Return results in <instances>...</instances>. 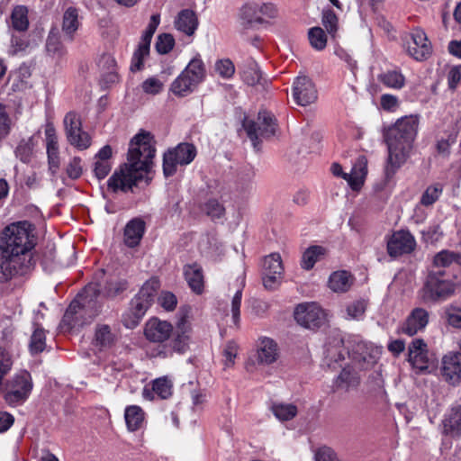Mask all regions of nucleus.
<instances>
[{"label":"nucleus","instance_id":"nucleus-1","mask_svg":"<svg viewBox=\"0 0 461 461\" xmlns=\"http://www.w3.org/2000/svg\"><path fill=\"white\" fill-rule=\"evenodd\" d=\"M34 227L27 221L6 226L0 237V281L27 273L35 246Z\"/></svg>","mask_w":461,"mask_h":461},{"label":"nucleus","instance_id":"nucleus-2","mask_svg":"<svg viewBox=\"0 0 461 461\" xmlns=\"http://www.w3.org/2000/svg\"><path fill=\"white\" fill-rule=\"evenodd\" d=\"M155 153L152 135L147 131L138 133L131 140L128 163L113 174L108 180V186L115 192L131 189L150 170Z\"/></svg>","mask_w":461,"mask_h":461},{"label":"nucleus","instance_id":"nucleus-3","mask_svg":"<svg viewBox=\"0 0 461 461\" xmlns=\"http://www.w3.org/2000/svg\"><path fill=\"white\" fill-rule=\"evenodd\" d=\"M419 127L417 115L403 116L385 132L388 158L384 168L385 176L391 178L406 162L413 147Z\"/></svg>","mask_w":461,"mask_h":461},{"label":"nucleus","instance_id":"nucleus-4","mask_svg":"<svg viewBox=\"0 0 461 461\" xmlns=\"http://www.w3.org/2000/svg\"><path fill=\"white\" fill-rule=\"evenodd\" d=\"M156 290H140L131 299L129 310L122 315V324L127 329L136 328L153 304Z\"/></svg>","mask_w":461,"mask_h":461},{"label":"nucleus","instance_id":"nucleus-5","mask_svg":"<svg viewBox=\"0 0 461 461\" xmlns=\"http://www.w3.org/2000/svg\"><path fill=\"white\" fill-rule=\"evenodd\" d=\"M254 148L258 147L259 137L269 138L275 135L276 122L274 115L267 111H261L258 115V122L245 119L242 123Z\"/></svg>","mask_w":461,"mask_h":461},{"label":"nucleus","instance_id":"nucleus-6","mask_svg":"<svg viewBox=\"0 0 461 461\" xmlns=\"http://www.w3.org/2000/svg\"><path fill=\"white\" fill-rule=\"evenodd\" d=\"M196 156V149L190 143H180L175 149L164 154L163 172L166 176H171L176 172L177 166L190 164Z\"/></svg>","mask_w":461,"mask_h":461},{"label":"nucleus","instance_id":"nucleus-7","mask_svg":"<svg viewBox=\"0 0 461 461\" xmlns=\"http://www.w3.org/2000/svg\"><path fill=\"white\" fill-rule=\"evenodd\" d=\"M296 322L310 330H317L327 322L326 312L316 303H303L294 310Z\"/></svg>","mask_w":461,"mask_h":461},{"label":"nucleus","instance_id":"nucleus-8","mask_svg":"<svg viewBox=\"0 0 461 461\" xmlns=\"http://www.w3.org/2000/svg\"><path fill=\"white\" fill-rule=\"evenodd\" d=\"M32 390V380L31 374L23 370L12 379L10 388L5 395V399L10 405H20L28 399Z\"/></svg>","mask_w":461,"mask_h":461},{"label":"nucleus","instance_id":"nucleus-9","mask_svg":"<svg viewBox=\"0 0 461 461\" xmlns=\"http://www.w3.org/2000/svg\"><path fill=\"white\" fill-rule=\"evenodd\" d=\"M64 127L68 142L79 150L86 149L91 145L89 134L82 130L79 114L68 112L64 118Z\"/></svg>","mask_w":461,"mask_h":461},{"label":"nucleus","instance_id":"nucleus-10","mask_svg":"<svg viewBox=\"0 0 461 461\" xmlns=\"http://www.w3.org/2000/svg\"><path fill=\"white\" fill-rule=\"evenodd\" d=\"M404 46L407 53L418 61L427 59L432 51L426 33L420 28L413 29L406 36Z\"/></svg>","mask_w":461,"mask_h":461},{"label":"nucleus","instance_id":"nucleus-11","mask_svg":"<svg viewBox=\"0 0 461 461\" xmlns=\"http://www.w3.org/2000/svg\"><path fill=\"white\" fill-rule=\"evenodd\" d=\"M366 163L365 157H359L348 174L343 172L339 164L334 163L331 166V172L334 176L347 180L352 190L358 191L364 185L367 174Z\"/></svg>","mask_w":461,"mask_h":461},{"label":"nucleus","instance_id":"nucleus-12","mask_svg":"<svg viewBox=\"0 0 461 461\" xmlns=\"http://www.w3.org/2000/svg\"><path fill=\"white\" fill-rule=\"evenodd\" d=\"M89 290H83L77 295V298L69 304L60 321V330L64 332L71 331L83 326L82 310L85 307V294Z\"/></svg>","mask_w":461,"mask_h":461},{"label":"nucleus","instance_id":"nucleus-13","mask_svg":"<svg viewBox=\"0 0 461 461\" xmlns=\"http://www.w3.org/2000/svg\"><path fill=\"white\" fill-rule=\"evenodd\" d=\"M292 95L294 102L302 106H306L314 103L317 100V89L307 76H298L292 87Z\"/></svg>","mask_w":461,"mask_h":461},{"label":"nucleus","instance_id":"nucleus-14","mask_svg":"<svg viewBox=\"0 0 461 461\" xmlns=\"http://www.w3.org/2000/svg\"><path fill=\"white\" fill-rule=\"evenodd\" d=\"M284 267L280 254L272 253L263 261V285L265 288L281 285Z\"/></svg>","mask_w":461,"mask_h":461},{"label":"nucleus","instance_id":"nucleus-15","mask_svg":"<svg viewBox=\"0 0 461 461\" xmlns=\"http://www.w3.org/2000/svg\"><path fill=\"white\" fill-rule=\"evenodd\" d=\"M381 350L367 342H358L352 349V360L360 368L368 369L373 367L378 360Z\"/></svg>","mask_w":461,"mask_h":461},{"label":"nucleus","instance_id":"nucleus-16","mask_svg":"<svg viewBox=\"0 0 461 461\" xmlns=\"http://www.w3.org/2000/svg\"><path fill=\"white\" fill-rule=\"evenodd\" d=\"M416 240L408 230L394 232L387 242V252L391 257H399L414 250Z\"/></svg>","mask_w":461,"mask_h":461},{"label":"nucleus","instance_id":"nucleus-17","mask_svg":"<svg viewBox=\"0 0 461 461\" xmlns=\"http://www.w3.org/2000/svg\"><path fill=\"white\" fill-rule=\"evenodd\" d=\"M441 375L443 379L453 386L461 383V353L449 352L445 355L441 362Z\"/></svg>","mask_w":461,"mask_h":461},{"label":"nucleus","instance_id":"nucleus-18","mask_svg":"<svg viewBox=\"0 0 461 461\" xmlns=\"http://www.w3.org/2000/svg\"><path fill=\"white\" fill-rule=\"evenodd\" d=\"M280 348L276 341L269 337H259L256 344V359L258 364L267 366L277 361Z\"/></svg>","mask_w":461,"mask_h":461},{"label":"nucleus","instance_id":"nucleus-19","mask_svg":"<svg viewBox=\"0 0 461 461\" xmlns=\"http://www.w3.org/2000/svg\"><path fill=\"white\" fill-rule=\"evenodd\" d=\"M172 330L173 327L169 322L151 318L145 324L144 335L151 342H164L170 337Z\"/></svg>","mask_w":461,"mask_h":461},{"label":"nucleus","instance_id":"nucleus-20","mask_svg":"<svg viewBox=\"0 0 461 461\" xmlns=\"http://www.w3.org/2000/svg\"><path fill=\"white\" fill-rule=\"evenodd\" d=\"M429 322V313L425 309L415 308L411 311L401 330L402 333L411 337L419 331L423 330Z\"/></svg>","mask_w":461,"mask_h":461},{"label":"nucleus","instance_id":"nucleus-21","mask_svg":"<svg viewBox=\"0 0 461 461\" xmlns=\"http://www.w3.org/2000/svg\"><path fill=\"white\" fill-rule=\"evenodd\" d=\"M409 362L412 367L423 372L429 368L427 344L423 339H415L409 346Z\"/></svg>","mask_w":461,"mask_h":461},{"label":"nucleus","instance_id":"nucleus-22","mask_svg":"<svg viewBox=\"0 0 461 461\" xmlns=\"http://www.w3.org/2000/svg\"><path fill=\"white\" fill-rule=\"evenodd\" d=\"M113 149L105 145L95 154L94 162V174L98 180L105 178L112 169Z\"/></svg>","mask_w":461,"mask_h":461},{"label":"nucleus","instance_id":"nucleus-23","mask_svg":"<svg viewBox=\"0 0 461 461\" xmlns=\"http://www.w3.org/2000/svg\"><path fill=\"white\" fill-rule=\"evenodd\" d=\"M199 22L195 13L190 9L181 10L175 18V28L187 36H192L197 30Z\"/></svg>","mask_w":461,"mask_h":461},{"label":"nucleus","instance_id":"nucleus-24","mask_svg":"<svg viewBox=\"0 0 461 461\" xmlns=\"http://www.w3.org/2000/svg\"><path fill=\"white\" fill-rule=\"evenodd\" d=\"M443 433L450 437L461 436V405L451 407L442 420Z\"/></svg>","mask_w":461,"mask_h":461},{"label":"nucleus","instance_id":"nucleus-25","mask_svg":"<svg viewBox=\"0 0 461 461\" xmlns=\"http://www.w3.org/2000/svg\"><path fill=\"white\" fill-rule=\"evenodd\" d=\"M145 232V222L140 218L131 220L124 229V243L130 248L137 247Z\"/></svg>","mask_w":461,"mask_h":461},{"label":"nucleus","instance_id":"nucleus-26","mask_svg":"<svg viewBox=\"0 0 461 461\" xmlns=\"http://www.w3.org/2000/svg\"><path fill=\"white\" fill-rule=\"evenodd\" d=\"M360 383V377L350 366H347L341 370L339 375L334 381V386L336 390L348 392L352 389H356Z\"/></svg>","mask_w":461,"mask_h":461},{"label":"nucleus","instance_id":"nucleus-27","mask_svg":"<svg viewBox=\"0 0 461 461\" xmlns=\"http://www.w3.org/2000/svg\"><path fill=\"white\" fill-rule=\"evenodd\" d=\"M116 340V335L107 324H97L95 329L93 344L99 349L111 348Z\"/></svg>","mask_w":461,"mask_h":461},{"label":"nucleus","instance_id":"nucleus-28","mask_svg":"<svg viewBox=\"0 0 461 461\" xmlns=\"http://www.w3.org/2000/svg\"><path fill=\"white\" fill-rule=\"evenodd\" d=\"M327 249L319 246L313 245L310 246L303 253L301 258V267L304 270H311L314 267L315 264L325 258L327 255Z\"/></svg>","mask_w":461,"mask_h":461},{"label":"nucleus","instance_id":"nucleus-29","mask_svg":"<svg viewBox=\"0 0 461 461\" xmlns=\"http://www.w3.org/2000/svg\"><path fill=\"white\" fill-rule=\"evenodd\" d=\"M29 9L25 5H16L13 8L10 16L12 29L19 32H24L29 28Z\"/></svg>","mask_w":461,"mask_h":461},{"label":"nucleus","instance_id":"nucleus-30","mask_svg":"<svg viewBox=\"0 0 461 461\" xmlns=\"http://www.w3.org/2000/svg\"><path fill=\"white\" fill-rule=\"evenodd\" d=\"M177 334L172 342L173 349L183 354L188 349L189 337L186 334L189 330V325L185 317H181L177 322Z\"/></svg>","mask_w":461,"mask_h":461},{"label":"nucleus","instance_id":"nucleus-31","mask_svg":"<svg viewBox=\"0 0 461 461\" xmlns=\"http://www.w3.org/2000/svg\"><path fill=\"white\" fill-rule=\"evenodd\" d=\"M185 279L190 288H203L204 285L203 271L197 263L188 264L184 267Z\"/></svg>","mask_w":461,"mask_h":461},{"label":"nucleus","instance_id":"nucleus-32","mask_svg":"<svg viewBox=\"0 0 461 461\" xmlns=\"http://www.w3.org/2000/svg\"><path fill=\"white\" fill-rule=\"evenodd\" d=\"M197 84L189 77L183 71L181 74L172 82L170 90L177 96H185L192 93L196 87Z\"/></svg>","mask_w":461,"mask_h":461},{"label":"nucleus","instance_id":"nucleus-33","mask_svg":"<svg viewBox=\"0 0 461 461\" xmlns=\"http://www.w3.org/2000/svg\"><path fill=\"white\" fill-rule=\"evenodd\" d=\"M145 413L138 405H130L124 411V419L129 431L140 429L144 422Z\"/></svg>","mask_w":461,"mask_h":461},{"label":"nucleus","instance_id":"nucleus-34","mask_svg":"<svg viewBox=\"0 0 461 461\" xmlns=\"http://www.w3.org/2000/svg\"><path fill=\"white\" fill-rule=\"evenodd\" d=\"M455 290H420V299L424 304L433 305L450 299Z\"/></svg>","mask_w":461,"mask_h":461},{"label":"nucleus","instance_id":"nucleus-35","mask_svg":"<svg viewBox=\"0 0 461 461\" xmlns=\"http://www.w3.org/2000/svg\"><path fill=\"white\" fill-rule=\"evenodd\" d=\"M183 72L194 80L197 85L201 84L206 77L205 66L199 55L190 60Z\"/></svg>","mask_w":461,"mask_h":461},{"label":"nucleus","instance_id":"nucleus-36","mask_svg":"<svg viewBox=\"0 0 461 461\" xmlns=\"http://www.w3.org/2000/svg\"><path fill=\"white\" fill-rule=\"evenodd\" d=\"M354 276L348 270L340 269L332 272L330 275L328 284L329 288H346L355 285Z\"/></svg>","mask_w":461,"mask_h":461},{"label":"nucleus","instance_id":"nucleus-37","mask_svg":"<svg viewBox=\"0 0 461 461\" xmlns=\"http://www.w3.org/2000/svg\"><path fill=\"white\" fill-rule=\"evenodd\" d=\"M79 27L78 13L74 7L68 8L63 14L62 32L70 40Z\"/></svg>","mask_w":461,"mask_h":461},{"label":"nucleus","instance_id":"nucleus-38","mask_svg":"<svg viewBox=\"0 0 461 461\" xmlns=\"http://www.w3.org/2000/svg\"><path fill=\"white\" fill-rule=\"evenodd\" d=\"M46 348V330L38 323H33L29 349L32 355L41 353Z\"/></svg>","mask_w":461,"mask_h":461},{"label":"nucleus","instance_id":"nucleus-39","mask_svg":"<svg viewBox=\"0 0 461 461\" xmlns=\"http://www.w3.org/2000/svg\"><path fill=\"white\" fill-rule=\"evenodd\" d=\"M378 80L386 87L402 89L405 86V77L400 70H387L378 76Z\"/></svg>","mask_w":461,"mask_h":461},{"label":"nucleus","instance_id":"nucleus-40","mask_svg":"<svg viewBox=\"0 0 461 461\" xmlns=\"http://www.w3.org/2000/svg\"><path fill=\"white\" fill-rule=\"evenodd\" d=\"M242 80L249 86H255L261 79V72L258 64L253 60H248L241 71Z\"/></svg>","mask_w":461,"mask_h":461},{"label":"nucleus","instance_id":"nucleus-41","mask_svg":"<svg viewBox=\"0 0 461 461\" xmlns=\"http://www.w3.org/2000/svg\"><path fill=\"white\" fill-rule=\"evenodd\" d=\"M271 411L275 417L281 421L294 419L298 411L297 407L292 403H274Z\"/></svg>","mask_w":461,"mask_h":461},{"label":"nucleus","instance_id":"nucleus-42","mask_svg":"<svg viewBox=\"0 0 461 461\" xmlns=\"http://www.w3.org/2000/svg\"><path fill=\"white\" fill-rule=\"evenodd\" d=\"M442 192L443 185L439 183L429 185L420 196V204L426 207L431 206L439 199Z\"/></svg>","mask_w":461,"mask_h":461},{"label":"nucleus","instance_id":"nucleus-43","mask_svg":"<svg viewBox=\"0 0 461 461\" xmlns=\"http://www.w3.org/2000/svg\"><path fill=\"white\" fill-rule=\"evenodd\" d=\"M452 263L461 265V255L459 253L449 250H441L435 255L433 259L434 266L438 267H446L450 266Z\"/></svg>","mask_w":461,"mask_h":461},{"label":"nucleus","instance_id":"nucleus-44","mask_svg":"<svg viewBox=\"0 0 461 461\" xmlns=\"http://www.w3.org/2000/svg\"><path fill=\"white\" fill-rule=\"evenodd\" d=\"M152 390L161 399H167L172 394L173 383L167 376L157 378L152 383Z\"/></svg>","mask_w":461,"mask_h":461},{"label":"nucleus","instance_id":"nucleus-45","mask_svg":"<svg viewBox=\"0 0 461 461\" xmlns=\"http://www.w3.org/2000/svg\"><path fill=\"white\" fill-rule=\"evenodd\" d=\"M33 138L23 140L18 144L15 149V156L23 163H29L32 157L33 151Z\"/></svg>","mask_w":461,"mask_h":461},{"label":"nucleus","instance_id":"nucleus-46","mask_svg":"<svg viewBox=\"0 0 461 461\" xmlns=\"http://www.w3.org/2000/svg\"><path fill=\"white\" fill-rule=\"evenodd\" d=\"M367 307V301L365 299H358L347 306V314L348 320L359 321L363 319Z\"/></svg>","mask_w":461,"mask_h":461},{"label":"nucleus","instance_id":"nucleus-47","mask_svg":"<svg viewBox=\"0 0 461 461\" xmlns=\"http://www.w3.org/2000/svg\"><path fill=\"white\" fill-rule=\"evenodd\" d=\"M311 46L317 50H322L327 44V36L321 27H313L308 32Z\"/></svg>","mask_w":461,"mask_h":461},{"label":"nucleus","instance_id":"nucleus-48","mask_svg":"<svg viewBox=\"0 0 461 461\" xmlns=\"http://www.w3.org/2000/svg\"><path fill=\"white\" fill-rule=\"evenodd\" d=\"M445 273L441 270L432 271L429 274L425 288H454L443 278Z\"/></svg>","mask_w":461,"mask_h":461},{"label":"nucleus","instance_id":"nucleus-49","mask_svg":"<svg viewBox=\"0 0 461 461\" xmlns=\"http://www.w3.org/2000/svg\"><path fill=\"white\" fill-rule=\"evenodd\" d=\"M214 69L217 74L224 78L230 79L235 73V66L230 59H221L215 62Z\"/></svg>","mask_w":461,"mask_h":461},{"label":"nucleus","instance_id":"nucleus-50","mask_svg":"<svg viewBox=\"0 0 461 461\" xmlns=\"http://www.w3.org/2000/svg\"><path fill=\"white\" fill-rule=\"evenodd\" d=\"M149 54V47L139 44L131 59V70L132 72L140 70L143 68L144 59L148 57Z\"/></svg>","mask_w":461,"mask_h":461},{"label":"nucleus","instance_id":"nucleus-51","mask_svg":"<svg viewBox=\"0 0 461 461\" xmlns=\"http://www.w3.org/2000/svg\"><path fill=\"white\" fill-rule=\"evenodd\" d=\"M84 171L83 161L79 157H73L66 166V174L72 180L78 179Z\"/></svg>","mask_w":461,"mask_h":461},{"label":"nucleus","instance_id":"nucleus-52","mask_svg":"<svg viewBox=\"0 0 461 461\" xmlns=\"http://www.w3.org/2000/svg\"><path fill=\"white\" fill-rule=\"evenodd\" d=\"M164 83L156 77H148L141 84L142 91L147 95H156L162 92Z\"/></svg>","mask_w":461,"mask_h":461},{"label":"nucleus","instance_id":"nucleus-53","mask_svg":"<svg viewBox=\"0 0 461 461\" xmlns=\"http://www.w3.org/2000/svg\"><path fill=\"white\" fill-rule=\"evenodd\" d=\"M322 24L327 30L328 33L332 37H335V34L338 31V17L332 10L328 9L323 11Z\"/></svg>","mask_w":461,"mask_h":461},{"label":"nucleus","instance_id":"nucleus-54","mask_svg":"<svg viewBox=\"0 0 461 461\" xmlns=\"http://www.w3.org/2000/svg\"><path fill=\"white\" fill-rule=\"evenodd\" d=\"M203 211L212 219H219L224 214L225 209L217 199H209L203 205Z\"/></svg>","mask_w":461,"mask_h":461},{"label":"nucleus","instance_id":"nucleus-55","mask_svg":"<svg viewBox=\"0 0 461 461\" xmlns=\"http://www.w3.org/2000/svg\"><path fill=\"white\" fill-rule=\"evenodd\" d=\"M175 46V39L169 33H163L158 37L156 50L159 54H167Z\"/></svg>","mask_w":461,"mask_h":461},{"label":"nucleus","instance_id":"nucleus-56","mask_svg":"<svg viewBox=\"0 0 461 461\" xmlns=\"http://www.w3.org/2000/svg\"><path fill=\"white\" fill-rule=\"evenodd\" d=\"M47 51L52 56L62 57L66 50L56 35L50 33L46 42Z\"/></svg>","mask_w":461,"mask_h":461},{"label":"nucleus","instance_id":"nucleus-57","mask_svg":"<svg viewBox=\"0 0 461 461\" xmlns=\"http://www.w3.org/2000/svg\"><path fill=\"white\" fill-rule=\"evenodd\" d=\"M241 17L249 23L253 22H261V16L258 13V4H247L241 9Z\"/></svg>","mask_w":461,"mask_h":461},{"label":"nucleus","instance_id":"nucleus-58","mask_svg":"<svg viewBox=\"0 0 461 461\" xmlns=\"http://www.w3.org/2000/svg\"><path fill=\"white\" fill-rule=\"evenodd\" d=\"M46 149L50 170L52 172V174H55L59 170L60 165L59 145L47 146Z\"/></svg>","mask_w":461,"mask_h":461},{"label":"nucleus","instance_id":"nucleus-59","mask_svg":"<svg viewBox=\"0 0 461 461\" xmlns=\"http://www.w3.org/2000/svg\"><path fill=\"white\" fill-rule=\"evenodd\" d=\"M159 305L166 311H173L176 304V296L170 291H162L158 296Z\"/></svg>","mask_w":461,"mask_h":461},{"label":"nucleus","instance_id":"nucleus-60","mask_svg":"<svg viewBox=\"0 0 461 461\" xmlns=\"http://www.w3.org/2000/svg\"><path fill=\"white\" fill-rule=\"evenodd\" d=\"M446 315L449 325L461 329V309L455 306L446 308Z\"/></svg>","mask_w":461,"mask_h":461},{"label":"nucleus","instance_id":"nucleus-61","mask_svg":"<svg viewBox=\"0 0 461 461\" xmlns=\"http://www.w3.org/2000/svg\"><path fill=\"white\" fill-rule=\"evenodd\" d=\"M28 41L23 37L13 35L9 53L11 55H17L20 52H24L28 48Z\"/></svg>","mask_w":461,"mask_h":461},{"label":"nucleus","instance_id":"nucleus-62","mask_svg":"<svg viewBox=\"0 0 461 461\" xmlns=\"http://www.w3.org/2000/svg\"><path fill=\"white\" fill-rule=\"evenodd\" d=\"M448 87L455 90L461 85V65L450 68L447 74Z\"/></svg>","mask_w":461,"mask_h":461},{"label":"nucleus","instance_id":"nucleus-63","mask_svg":"<svg viewBox=\"0 0 461 461\" xmlns=\"http://www.w3.org/2000/svg\"><path fill=\"white\" fill-rule=\"evenodd\" d=\"M342 340L338 341L336 347H329L326 350L327 356L326 357L330 361L338 362L339 360L344 359L345 357V349L340 345Z\"/></svg>","mask_w":461,"mask_h":461},{"label":"nucleus","instance_id":"nucleus-64","mask_svg":"<svg viewBox=\"0 0 461 461\" xmlns=\"http://www.w3.org/2000/svg\"><path fill=\"white\" fill-rule=\"evenodd\" d=\"M381 107L388 112H394L399 106L398 98L395 95L384 94L381 96Z\"/></svg>","mask_w":461,"mask_h":461}]
</instances>
